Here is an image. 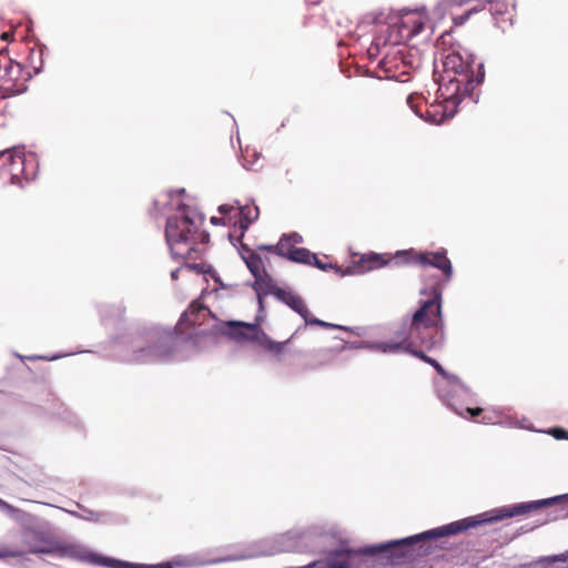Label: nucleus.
<instances>
[{"label": "nucleus", "mask_w": 568, "mask_h": 568, "mask_svg": "<svg viewBox=\"0 0 568 568\" xmlns=\"http://www.w3.org/2000/svg\"><path fill=\"white\" fill-rule=\"evenodd\" d=\"M418 346H408L407 337H400L398 342H381L378 348L384 353H396L398 351H405L414 356L418 357L423 362L430 364L434 358L427 356L422 349H417Z\"/></svg>", "instance_id": "nucleus-14"}, {"label": "nucleus", "mask_w": 568, "mask_h": 568, "mask_svg": "<svg viewBox=\"0 0 568 568\" xmlns=\"http://www.w3.org/2000/svg\"><path fill=\"white\" fill-rule=\"evenodd\" d=\"M429 365H432L443 378L455 382L458 381L456 376L449 375L437 361L433 359V362Z\"/></svg>", "instance_id": "nucleus-27"}, {"label": "nucleus", "mask_w": 568, "mask_h": 568, "mask_svg": "<svg viewBox=\"0 0 568 568\" xmlns=\"http://www.w3.org/2000/svg\"><path fill=\"white\" fill-rule=\"evenodd\" d=\"M221 217H215V225L223 223L224 225H233L239 227L241 233L248 229V226L258 217L260 211L255 205H229L223 204L219 206Z\"/></svg>", "instance_id": "nucleus-11"}, {"label": "nucleus", "mask_w": 568, "mask_h": 568, "mask_svg": "<svg viewBox=\"0 0 568 568\" xmlns=\"http://www.w3.org/2000/svg\"><path fill=\"white\" fill-rule=\"evenodd\" d=\"M253 288L257 294L260 312L264 310L263 296L272 294L276 297V291L281 290L266 273L255 277Z\"/></svg>", "instance_id": "nucleus-16"}, {"label": "nucleus", "mask_w": 568, "mask_h": 568, "mask_svg": "<svg viewBox=\"0 0 568 568\" xmlns=\"http://www.w3.org/2000/svg\"><path fill=\"white\" fill-rule=\"evenodd\" d=\"M491 420V418H488L486 416L483 417V423H489Z\"/></svg>", "instance_id": "nucleus-35"}, {"label": "nucleus", "mask_w": 568, "mask_h": 568, "mask_svg": "<svg viewBox=\"0 0 568 568\" xmlns=\"http://www.w3.org/2000/svg\"><path fill=\"white\" fill-rule=\"evenodd\" d=\"M288 260L308 265L312 264V260H316V254L304 247H295Z\"/></svg>", "instance_id": "nucleus-23"}, {"label": "nucleus", "mask_w": 568, "mask_h": 568, "mask_svg": "<svg viewBox=\"0 0 568 568\" xmlns=\"http://www.w3.org/2000/svg\"><path fill=\"white\" fill-rule=\"evenodd\" d=\"M276 298L286 304L298 315H301L305 322V325H316L323 328H338L348 331V328L345 326L335 325L314 317L310 312L305 301L300 295L291 291H286L284 288L276 291Z\"/></svg>", "instance_id": "nucleus-12"}, {"label": "nucleus", "mask_w": 568, "mask_h": 568, "mask_svg": "<svg viewBox=\"0 0 568 568\" xmlns=\"http://www.w3.org/2000/svg\"><path fill=\"white\" fill-rule=\"evenodd\" d=\"M562 433H564L562 429H555V434H556L557 438H561L562 437Z\"/></svg>", "instance_id": "nucleus-33"}, {"label": "nucleus", "mask_w": 568, "mask_h": 568, "mask_svg": "<svg viewBox=\"0 0 568 568\" xmlns=\"http://www.w3.org/2000/svg\"><path fill=\"white\" fill-rule=\"evenodd\" d=\"M311 265L316 266L321 271H327V270L334 268L336 271V273H338L341 275L345 274V273L341 272V268L338 266L333 265L332 263H324L321 258H318L317 255H316V260H312Z\"/></svg>", "instance_id": "nucleus-26"}, {"label": "nucleus", "mask_w": 568, "mask_h": 568, "mask_svg": "<svg viewBox=\"0 0 568 568\" xmlns=\"http://www.w3.org/2000/svg\"><path fill=\"white\" fill-rule=\"evenodd\" d=\"M443 70L438 73V98L453 104L470 97L485 77L484 65L475 63L471 55L466 58L458 51H449L442 59Z\"/></svg>", "instance_id": "nucleus-3"}, {"label": "nucleus", "mask_w": 568, "mask_h": 568, "mask_svg": "<svg viewBox=\"0 0 568 568\" xmlns=\"http://www.w3.org/2000/svg\"><path fill=\"white\" fill-rule=\"evenodd\" d=\"M456 413L466 418L467 415H469L470 418L475 419L476 417L480 416L483 413H484V409L483 408H479V407H476V408H470V407H467L465 409V412H457Z\"/></svg>", "instance_id": "nucleus-28"}, {"label": "nucleus", "mask_w": 568, "mask_h": 568, "mask_svg": "<svg viewBox=\"0 0 568 568\" xmlns=\"http://www.w3.org/2000/svg\"><path fill=\"white\" fill-rule=\"evenodd\" d=\"M51 552V549L47 547H30V548H11V547H0V559H7V558H16V557H22L26 554H49Z\"/></svg>", "instance_id": "nucleus-20"}, {"label": "nucleus", "mask_w": 568, "mask_h": 568, "mask_svg": "<svg viewBox=\"0 0 568 568\" xmlns=\"http://www.w3.org/2000/svg\"><path fill=\"white\" fill-rule=\"evenodd\" d=\"M429 19L423 11H410L396 17L387 24L386 34L381 33L374 39V44L381 47L397 45L406 42L424 31Z\"/></svg>", "instance_id": "nucleus-7"}, {"label": "nucleus", "mask_w": 568, "mask_h": 568, "mask_svg": "<svg viewBox=\"0 0 568 568\" xmlns=\"http://www.w3.org/2000/svg\"><path fill=\"white\" fill-rule=\"evenodd\" d=\"M0 160H3V165L8 168L12 179L23 178L30 180L33 176V173L29 172L27 169V160L22 152L11 150L1 151Z\"/></svg>", "instance_id": "nucleus-13"}, {"label": "nucleus", "mask_w": 568, "mask_h": 568, "mask_svg": "<svg viewBox=\"0 0 568 568\" xmlns=\"http://www.w3.org/2000/svg\"><path fill=\"white\" fill-rule=\"evenodd\" d=\"M394 260H400L403 263L415 264L422 267L433 266L442 271L446 281H449L453 276V265L447 257V251L445 248L435 252H422L410 248L398 252Z\"/></svg>", "instance_id": "nucleus-8"}, {"label": "nucleus", "mask_w": 568, "mask_h": 568, "mask_svg": "<svg viewBox=\"0 0 568 568\" xmlns=\"http://www.w3.org/2000/svg\"><path fill=\"white\" fill-rule=\"evenodd\" d=\"M432 294V298L422 302L414 313L408 332L400 334V337H407L408 346L432 349L437 344L433 329L442 326V293L434 287Z\"/></svg>", "instance_id": "nucleus-5"}, {"label": "nucleus", "mask_w": 568, "mask_h": 568, "mask_svg": "<svg viewBox=\"0 0 568 568\" xmlns=\"http://www.w3.org/2000/svg\"><path fill=\"white\" fill-rule=\"evenodd\" d=\"M110 566L114 568H173L171 564L164 562L159 565H134L124 561L110 560Z\"/></svg>", "instance_id": "nucleus-24"}, {"label": "nucleus", "mask_w": 568, "mask_h": 568, "mask_svg": "<svg viewBox=\"0 0 568 568\" xmlns=\"http://www.w3.org/2000/svg\"><path fill=\"white\" fill-rule=\"evenodd\" d=\"M1 40L3 41H9L13 38V32L11 31H7V32H3L1 36H0Z\"/></svg>", "instance_id": "nucleus-31"}, {"label": "nucleus", "mask_w": 568, "mask_h": 568, "mask_svg": "<svg viewBox=\"0 0 568 568\" xmlns=\"http://www.w3.org/2000/svg\"><path fill=\"white\" fill-rule=\"evenodd\" d=\"M301 241V236L296 233L291 235H283L277 244H274V254L282 257H290L295 250L294 244Z\"/></svg>", "instance_id": "nucleus-19"}, {"label": "nucleus", "mask_w": 568, "mask_h": 568, "mask_svg": "<svg viewBox=\"0 0 568 568\" xmlns=\"http://www.w3.org/2000/svg\"><path fill=\"white\" fill-rule=\"evenodd\" d=\"M490 0H488L489 2ZM470 2H476V4L467 10L465 14L454 18L455 23L463 24L470 13L477 12L479 8L487 2V0H445V4L447 7H462L464 4H468Z\"/></svg>", "instance_id": "nucleus-21"}, {"label": "nucleus", "mask_w": 568, "mask_h": 568, "mask_svg": "<svg viewBox=\"0 0 568 568\" xmlns=\"http://www.w3.org/2000/svg\"><path fill=\"white\" fill-rule=\"evenodd\" d=\"M567 557L565 555H556L551 557H546L541 559V562H545L547 565L556 562V561H566Z\"/></svg>", "instance_id": "nucleus-29"}, {"label": "nucleus", "mask_w": 568, "mask_h": 568, "mask_svg": "<svg viewBox=\"0 0 568 568\" xmlns=\"http://www.w3.org/2000/svg\"><path fill=\"white\" fill-rule=\"evenodd\" d=\"M305 568H351V566L347 561L332 560L325 564L314 562L312 565L306 566Z\"/></svg>", "instance_id": "nucleus-25"}, {"label": "nucleus", "mask_w": 568, "mask_h": 568, "mask_svg": "<svg viewBox=\"0 0 568 568\" xmlns=\"http://www.w3.org/2000/svg\"><path fill=\"white\" fill-rule=\"evenodd\" d=\"M31 77V71H26L21 63L9 61L4 67L1 65V97L14 95L24 92L27 90V82Z\"/></svg>", "instance_id": "nucleus-10"}, {"label": "nucleus", "mask_w": 568, "mask_h": 568, "mask_svg": "<svg viewBox=\"0 0 568 568\" xmlns=\"http://www.w3.org/2000/svg\"><path fill=\"white\" fill-rule=\"evenodd\" d=\"M440 99L443 102H436L428 105L422 94L410 93L407 97V104L419 118L426 120L429 123L440 124L446 119L453 116L455 108L458 104L447 102L443 98Z\"/></svg>", "instance_id": "nucleus-9"}, {"label": "nucleus", "mask_w": 568, "mask_h": 568, "mask_svg": "<svg viewBox=\"0 0 568 568\" xmlns=\"http://www.w3.org/2000/svg\"><path fill=\"white\" fill-rule=\"evenodd\" d=\"M179 272H180V268H176V270L172 271V272H171V277H172L173 280H176V278H178V274H179Z\"/></svg>", "instance_id": "nucleus-32"}, {"label": "nucleus", "mask_w": 568, "mask_h": 568, "mask_svg": "<svg viewBox=\"0 0 568 568\" xmlns=\"http://www.w3.org/2000/svg\"><path fill=\"white\" fill-rule=\"evenodd\" d=\"M549 520H550L549 518H545L542 520H539L538 525H544V524H546Z\"/></svg>", "instance_id": "nucleus-34"}, {"label": "nucleus", "mask_w": 568, "mask_h": 568, "mask_svg": "<svg viewBox=\"0 0 568 568\" xmlns=\"http://www.w3.org/2000/svg\"><path fill=\"white\" fill-rule=\"evenodd\" d=\"M44 49L41 44H36L30 49L27 63L23 65L26 71L37 74L42 70Z\"/></svg>", "instance_id": "nucleus-17"}, {"label": "nucleus", "mask_w": 568, "mask_h": 568, "mask_svg": "<svg viewBox=\"0 0 568 568\" xmlns=\"http://www.w3.org/2000/svg\"><path fill=\"white\" fill-rule=\"evenodd\" d=\"M392 258L386 260L384 255L372 253L362 255L357 261L354 262L352 274H363L376 268H381L388 264Z\"/></svg>", "instance_id": "nucleus-15"}, {"label": "nucleus", "mask_w": 568, "mask_h": 568, "mask_svg": "<svg viewBox=\"0 0 568 568\" xmlns=\"http://www.w3.org/2000/svg\"><path fill=\"white\" fill-rule=\"evenodd\" d=\"M219 332L237 344H254L278 361L290 342L288 339L284 342L273 341L261 328L258 321L253 324L240 321L223 322L219 325Z\"/></svg>", "instance_id": "nucleus-6"}, {"label": "nucleus", "mask_w": 568, "mask_h": 568, "mask_svg": "<svg viewBox=\"0 0 568 568\" xmlns=\"http://www.w3.org/2000/svg\"><path fill=\"white\" fill-rule=\"evenodd\" d=\"M207 295H210L209 286L204 287L200 297L184 311L174 329L161 334L154 347L160 359H165L175 351L187 345L201 347L211 336L210 322L213 318V313L205 303Z\"/></svg>", "instance_id": "nucleus-2"}, {"label": "nucleus", "mask_w": 568, "mask_h": 568, "mask_svg": "<svg viewBox=\"0 0 568 568\" xmlns=\"http://www.w3.org/2000/svg\"><path fill=\"white\" fill-rule=\"evenodd\" d=\"M203 214L194 206L179 204L166 220L165 239L174 257L185 261L184 268L213 277L212 265L202 261L210 243V233L202 230Z\"/></svg>", "instance_id": "nucleus-1"}, {"label": "nucleus", "mask_w": 568, "mask_h": 568, "mask_svg": "<svg viewBox=\"0 0 568 568\" xmlns=\"http://www.w3.org/2000/svg\"><path fill=\"white\" fill-rule=\"evenodd\" d=\"M244 260L254 277L265 273L263 260L256 252L248 250L247 256H244Z\"/></svg>", "instance_id": "nucleus-22"}, {"label": "nucleus", "mask_w": 568, "mask_h": 568, "mask_svg": "<svg viewBox=\"0 0 568 568\" xmlns=\"http://www.w3.org/2000/svg\"><path fill=\"white\" fill-rule=\"evenodd\" d=\"M490 12L493 17L496 20L497 24H503L506 22L511 23V9L509 8V4L504 0H490Z\"/></svg>", "instance_id": "nucleus-18"}, {"label": "nucleus", "mask_w": 568, "mask_h": 568, "mask_svg": "<svg viewBox=\"0 0 568 568\" xmlns=\"http://www.w3.org/2000/svg\"><path fill=\"white\" fill-rule=\"evenodd\" d=\"M559 505L561 506L560 514L555 515L554 519L560 518V517H567L568 516V495L564 496H557L552 498L547 499H540V500H534L528 503H519L510 506H504L500 508H497L493 510L494 516L489 519H476L473 517L465 518L462 520H457L454 523H450L448 525H445L443 527H439L437 529H433L427 531V539L430 538H437V537H444L449 535H457L459 532H463L471 527H475L479 524L486 523V521H497L503 520L507 518H513L517 516L527 515L530 513H535L541 508Z\"/></svg>", "instance_id": "nucleus-4"}, {"label": "nucleus", "mask_w": 568, "mask_h": 568, "mask_svg": "<svg viewBox=\"0 0 568 568\" xmlns=\"http://www.w3.org/2000/svg\"><path fill=\"white\" fill-rule=\"evenodd\" d=\"M257 251H266V252L274 253V245L260 244V245H257Z\"/></svg>", "instance_id": "nucleus-30"}]
</instances>
